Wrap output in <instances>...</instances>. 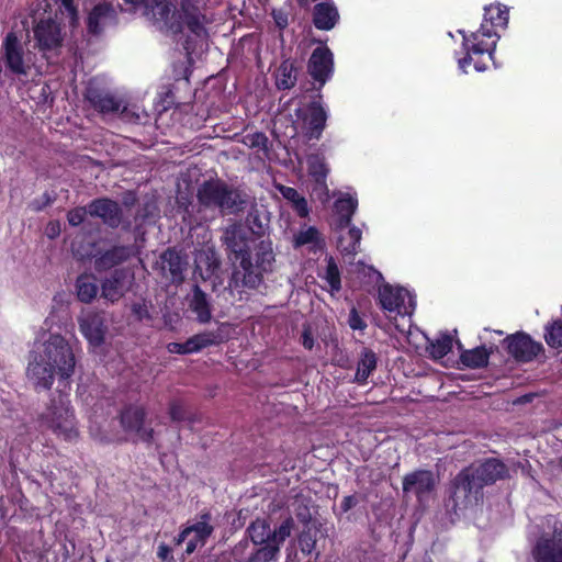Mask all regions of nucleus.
<instances>
[{
  "label": "nucleus",
  "instance_id": "obj_6",
  "mask_svg": "<svg viewBox=\"0 0 562 562\" xmlns=\"http://www.w3.org/2000/svg\"><path fill=\"white\" fill-rule=\"evenodd\" d=\"M199 203L206 209H218L222 213L237 214L247 204L241 191L223 180H205L198 189Z\"/></svg>",
  "mask_w": 562,
  "mask_h": 562
},
{
  "label": "nucleus",
  "instance_id": "obj_62",
  "mask_svg": "<svg viewBox=\"0 0 562 562\" xmlns=\"http://www.w3.org/2000/svg\"><path fill=\"white\" fill-rule=\"evenodd\" d=\"M135 202V196L133 195L131 200H128L127 198L124 199V204L127 206V205H132L133 203Z\"/></svg>",
  "mask_w": 562,
  "mask_h": 562
},
{
  "label": "nucleus",
  "instance_id": "obj_61",
  "mask_svg": "<svg viewBox=\"0 0 562 562\" xmlns=\"http://www.w3.org/2000/svg\"><path fill=\"white\" fill-rule=\"evenodd\" d=\"M147 0H124L125 3L134 5H143Z\"/></svg>",
  "mask_w": 562,
  "mask_h": 562
},
{
  "label": "nucleus",
  "instance_id": "obj_25",
  "mask_svg": "<svg viewBox=\"0 0 562 562\" xmlns=\"http://www.w3.org/2000/svg\"><path fill=\"white\" fill-rule=\"evenodd\" d=\"M4 61L8 69L14 75H26L24 66V52L12 32L8 33L3 40Z\"/></svg>",
  "mask_w": 562,
  "mask_h": 562
},
{
  "label": "nucleus",
  "instance_id": "obj_12",
  "mask_svg": "<svg viewBox=\"0 0 562 562\" xmlns=\"http://www.w3.org/2000/svg\"><path fill=\"white\" fill-rule=\"evenodd\" d=\"M293 527L294 520L289 516L281 522L278 529L271 530V543H266V546L259 547L251 552L248 557V562H270L274 560L280 552L281 546L290 537Z\"/></svg>",
  "mask_w": 562,
  "mask_h": 562
},
{
  "label": "nucleus",
  "instance_id": "obj_35",
  "mask_svg": "<svg viewBox=\"0 0 562 562\" xmlns=\"http://www.w3.org/2000/svg\"><path fill=\"white\" fill-rule=\"evenodd\" d=\"M491 351L485 346L463 350L460 355V362L470 369H481L488 364Z\"/></svg>",
  "mask_w": 562,
  "mask_h": 562
},
{
  "label": "nucleus",
  "instance_id": "obj_15",
  "mask_svg": "<svg viewBox=\"0 0 562 562\" xmlns=\"http://www.w3.org/2000/svg\"><path fill=\"white\" fill-rule=\"evenodd\" d=\"M307 72L321 90L334 74V55L327 46L316 47L307 61Z\"/></svg>",
  "mask_w": 562,
  "mask_h": 562
},
{
  "label": "nucleus",
  "instance_id": "obj_13",
  "mask_svg": "<svg viewBox=\"0 0 562 562\" xmlns=\"http://www.w3.org/2000/svg\"><path fill=\"white\" fill-rule=\"evenodd\" d=\"M117 22L119 15L114 5L110 2L102 1L95 3L88 12L86 29L89 35L98 37L101 36L108 27L116 25Z\"/></svg>",
  "mask_w": 562,
  "mask_h": 562
},
{
  "label": "nucleus",
  "instance_id": "obj_11",
  "mask_svg": "<svg viewBox=\"0 0 562 562\" xmlns=\"http://www.w3.org/2000/svg\"><path fill=\"white\" fill-rule=\"evenodd\" d=\"M228 336L223 334L222 328L207 330L193 335L184 342H169L167 349L171 353L189 355L201 351L210 346H218L227 341Z\"/></svg>",
  "mask_w": 562,
  "mask_h": 562
},
{
  "label": "nucleus",
  "instance_id": "obj_32",
  "mask_svg": "<svg viewBox=\"0 0 562 562\" xmlns=\"http://www.w3.org/2000/svg\"><path fill=\"white\" fill-rule=\"evenodd\" d=\"M190 308L196 314V321L201 324H207L212 318L211 303L206 293L199 286L194 285Z\"/></svg>",
  "mask_w": 562,
  "mask_h": 562
},
{
  "label": "nucleus",
  "instance_id": "obj_1",
  "mask_svg": "<svg viewBox=\"0 0 562 562\" xmlns=\"http://www.w3.org/2000/svg\"><path fill=\"white\" fill-rule=\"evenodd\" d=\"M255 233L241 223L228 225L223 233V241L234 262H238L228 281L232 290L258 289L263 276L272 271L276 256L269 237H254Z\"/></svg>",
  "mask_w": 562,
  "mask_h": 562
},
{
  "label": "nucleus",
  "instance_id": "obj_36",
  "mask_svg": "<svg viewBox=\"0 0 562 562\" xmlns=\"http://www.w3.org/2000/svg\"><path fill=\"white\" fill-rule=\"evenodd\" d=\"M279 191L282 196L291 203L293 211L301 218H305L310 214V207L307 200L299 193V191L292 187L280 186Z\"/></svg>",
  "mask_w": 562,
  "mask_h": 562
},
{
  "label": "nucleus",
  "instance_id": "obj_46",
  "mask_svg": "<svg viewBox=\"0 0 562 562\" xmlns=\"http://www.w3.org/2000/svg\"><path fill=\"white\" fill-rule=\"evenodd\" d=\"M168 411L172 422L179 423L184 420H191L190 414L187 411L182 400L176 398L170 401Z\"/></svg>",
  "mask_w": 562,
  "mask_h": 562
},
{
  "label": "nucleus",
  "instance_id": "obj_31",
  "mask_svg": "<svg viewBox=\"0 0 562 562\" xmlns=\"http://www.w3.org/2000/svg\"><path fill=\"white\" fill-rule=\"evenodd\" d=\"M299 66L295 59H284L276 71V86L279 90H290L297 81Z\"/></svg>",
  "mask_w": 562,
  "mask_h": 562
},
{
  "label": "nucleus",
  "instance_id": "obj_23",
  "mask_svg": "<svg viewBox=\"0 0 562 562\" xmlns=\"http://www.w3.org/2000/svg\"><path fill=\"white\" fill-rule=\"evenodd\" d=\"M533 557L536 562H562V529H554L552 537L538 540Z\"/></svg>",
  "mask_w": 562,
  "mask_h": 562
},
{
  "label": "nucleus",
  "instance_id": "obj_50",
  "mask_svg": "<svg viewBox=\"0 0 562 562\" xmlns=\"http://www.w3.org/2000/svg\"><path fill=\"white\" fill-rule=\"evenodd\" d=\"M244 226L255 233L254 237L266 238L265 229L258 214L249 213L246 217V225Z\"/></svg>",
  "mask_w": 562,
  "mask_h": 562
},
{
  "label": "nucleus",
  "instance_id": "obj_63",
  "mask_svg": "<svg viewBox=\"0 0 562 562\" xmlns=\"http://www.w3.org/2000/svg\"><path fill=\"white\" fill-rule=\"evenodd\" d=\"M131 226V222H127L124 228H128Z\"/></svg>",
  "mask_w": 562,
  "mask_h": 562
},
{
  "label": "nucleus",
  "instance_id": "obj_53",
  "mask_svg": "<svg viewBox=\"0 0 562 562\" xmlns=\"http://www.w3.org/2000/svg\"><path fill=\"white\" fill-rule=\"evenodd\" d=\"M271 16L276 23V26L283 31L289 25V13L283 9H273Z\"/></svg>",
  "mask_w": 562,
  "mask_h": 562
},
{
  "label": "nucleus",
  "instance_id": "obj_30",
  "mask_svg": "<svg viewBox=\"0 0 562 562\" xmlns=\"http://www.w3.org/2000/svg\"><path fill=\"white\" fill-rule=\"evenodd\" d=\"M75 289L78 301L89 304L99 293L98 279L93 273H81L76 279Z\"/></svg>",
  "mask_w": 562,
  "mask_h": 562
},
{
  "label": "nucleus",
  "instance_id": "obj_49",
  "mask_svg": "<svg viewBox=\"0 0 562 562\" xmlns=\"http://www.w3.org/2000/svg\"><path fill=\"white\" fill-rule=\"evenodd\" d=\"M348 237H349L350 241L344 248V251L349 254V255H356L358 252V249H359V246H360V241H361V237H362V232L358 227L352 226L348 231Z\"/></svg>",
  "mask_w": 562,
  "mask_h": 562
},
{
  "label": "nucleus",
  "instance_id": "obj_58",
  "mask_svg": "<svg viewBox=\"0 0 562 562\" xmlns=\"http://www.w3.org/2000/svg\"><path fill=\"white\" fill-rule=\"evenodd\" d=\"M164 94H165L164 102L167 104V108H170L172 105H178L180 103L176 99L171 88H168Z\"/></svg>",
  "mask_w": 562,
  "mask_h": 562
},
{
  "label": "nucleus",
  "instance_id": "obj_27",
  "mask_svg": "<svg viewBox=\"0 0 562 562\" xmlns=\"http://www.w3.org/2000/svg\"><path fill=\"white\" fill-rule=\"evenodd\" d=\"M339 21V13L333 2H319L313 9V24L317 30L330 31Z\"/></svg>",
  "mask_w": 562,
  "mask_h": 562
},
{
  "label": "nucleus",
  "instance_id": "obj_54",
  "mask_svg": "<svg viewBox=\"0 0 562 562\" xmlns=\"http://www.w3.org/2000/svg\"><path fill=\"white\" fill-rule=\"evenodd\" d=\"M132 313H133V315L138 321L150 319L151 318L149 310H148V306H147V304L145 302H143V303H133V305H132Z\"/></svg>",
  "mask_w": 562,
  "mask_h": 562
},
{
  "label": "nucleus",
  "instance_id": "obj_33",
  "mask_svg": "<svg viewBox=\"0 0 562 562\" xmlns=\"http://www.w3.org/2000/svg\"><path fill=\"white\" fill-rule=\"evenodd\" d=\"M358 201L351 195H345L337 199L334 203L335 212L338 215L337 226L339 228L349 227L352 216L357 210Z\"/></svg>",
  "mask_w": 562,
  "mask_h": 562
},
{
  "label": "nucleus",
  "instance_id": "obj_34",
  "mask_svg": "<svg viewBox=\"0 0 562 562\" xmlns=\"http://www.w3.org/2000/svg\"><path fill=\"white\" fill-rule=\"evenodd\" d=\"M378 357L372 349L363 348L360 355V359L357 364L356 382L358 384H366L368 378L376 369Z\"/></svg>",
  "mask_w": 562,
  "mask_h": 562
},
{
  "label": "nucleus",
  "instance_id": "obj_19",
  "mask_svg": "<svg viewBox=\"0 0 562 562\" xmlns=\"http://www.w3.org/2000/svg\"><path fill=\"white\" fill-rule=\"evenodd\" d=\"M56 370L43 357L34 353L26 368V376L33 383L35 390H49L55 380Z\"/></svg>",
  "mask_w": 562,
  "mask_h": 562
},
{
  "label": "nucleus",
  "instance_id": "obj_51",
  "mask_svg": "<svg viewBox=\"0 0 562 562\" xmlns=\"http://www.w3.org/2000/svg\"><path fill=\"white\" fill-rule=\"evenodd\" d=\"M347 323H348L349 327L352 330L363 331L367 328V326H368L367 322L359 314L358 310L355 306H352L350 312H349V316H348Z\"/></svg>",
  "mask_w": 562,
  "mask_h": 562
},
{
  "label": "nucleus",
  "instance_id": "obj_7",
  "mask_svg": "<svg viewBox=\"0 0 562 562\" xmlns=\"http://www.w3.org/2000/svg\"><path fill=\"white\" fill-rule=\"evenodd\" d=\"M45 425L54 434L63 437L67 441H72L78 437L76 428L74 408L70 405L69 395L59 392L56 397L50 400L47 412L42 416Z\"/></svg>",
  "mask_w": 562,
  "mask_h": 562
},
{
  "label": "nucleus",
  "instance_id": "obj_45",
  "mask_svg": "<svg viewBox=\"0 0 562 562\" xmlns=\"http://www.w3.org/2000/svg\"><path fill=\"white\" fill-rule=\"evenodd\" d=\"M60 8L63 14L68 19V24L71 29L79 26V10L75 0H60Z\"/></svg>",
  "mask_w": 562,
  "mask_h": 562
},
{
  "label": "nucleus",
  "instance_id": "obj_37",
  "mask_svg": "<svg viewBox=\"0 0 562 562\" xmlns=\"http://www.w3.org/2000/svg\"><path fill=\"white\" fill-rule=\"evenodd\" d=\"M246 531L251 542L258 548L271 543V528L266 519L257 518L248 526Z\"/></svg>",
  "mask_w": 562,
  "mask_h": 562
},
{
  "label": "nucleus",
  "instance_id": "obj_21",
  "mask_svg": "<svg viewBox=\"0 0 562 562\" xmlns=\"http://www.w3.org/2000/svg\"><path fill=\"white\" fill-rule=\"evenodd\" d=\"M79 328L85 338L92 346H101L104 342L108 326L101 313L91 312L79 321Z\"/></svg>",
  "mask_w": 562,
  "mask_h": 562
},
{
  "label": "nucleus",
  "instance_id": "obj_20",
  "mask_svg": "<svg viewBox=\"0 0 562 562\" xmlns=\"http://www.w3.org/2000/svg\"><path fill=\"white\" fill-rule=\"evenodd\" d=\"M133 255V245H114L106 250L98 251L94 257V268L98 272L108 271L127 261Z\"/></svg>",
  "mask_w": 562,
  "mask_h": 562
},
{
  "label": "nucleus",
  "instance_id": "obj_29",
  "mask_svg": "<svg viewBox=\"0 0 562 562\" xmlns=\"http://www.w3.org/2000/svg\"><path fill=\"white\" fill-rule=\"evenodd\" d=\"M378 297L382 310L390 313L403 314L404 294L402 289H395L391 284H384L380 286Z\"/></svg>",
  "mask_w": 562,
  "mask_h": 562
},
{
  "label": "nucleus",
  "instance_id": "obj_38",
  "mask_svg": "<svg viewBox=\"0 0 562 562\" xmlns=\"http://www.w3.org/2000/svg\"><path fill=\"white\" fill-rule=\"evenodd\" d=\"M200 518H201L200 521H198L193 525L187 526V527H188L190 535L193 532L194 533L193 538L198 539V541H200V547H202L206 543L207 539L213 533L214 527L210 524V521L212 519V515L210 512H207V510L203 512L200 515Z\"/></svg>",
  "mask_w": 562,
  "mask_h": 562
},
{
  "label": "nucleus",
  "instance_id": "obj_22",
  "mask_svg": "<svg viewBox=\"0 0 562 562\" xmlns=\"http://www.w3.org/2000/svg\"><path fill=\"white\" fill-rule=\"evenodd\" d=\"M187 257L175 248H167L160 255V267L165 277H169L175 284H181L187 270Z\"/></svg>",
  "mask_w": 562,
  "mask_h": 562
},
{
  "label": "nucleus",
  "instance_id": "obj_59",
  "mask_svg": "<svg viewBox=\"0 0 562 562\" xmlns=\"http://www.w3.org/2000/svg\"><path fill=\"white\" fill-rule=\"evenodd\" d=\"M190 536V532L188 530V527H184L179 533L178 536L175 538V542L177 546L181 544L182 542H184L187 540V538Z\"/></svg>",
  "mask_w": 562,
  "mask_h": 562
},
{
  "label": "nucleus",
  "instance_id": "obj_18",
  "mask_svg": "<svg viewBox=\"0 0 562 562\" xmlns=\"http://www.w3.org/2000/svg\"><path fill=\"white\" fill-rule=\"evenodd\" d=\"M89 215L100 218L110 228H117L123 224V210L120 204L110 198H98L88 204Z\"/></svg>",
  "mask_w": 562,
  "mask_h": 562
},
{
  "label": "nucleus",
  "instance_id": "obj_28",
  "mask_svg": "<svg viewBox=\"0 0 562 562\" xmlns=\"http://www.w3.org/2000/svg\"><path fill=\"white\" fill-rule=\"evenodd\" d=\"M509 20V11L505 4L499 2L484 7V16L482 24L491 32L498 33V30H505Z\"/></svg>",
  "mask_w": 562,
  "mask_h": 562
},
{
  "label": "nucleus",
  "instance_id": "obj_26",
  "mask_svg": "<svg viewBox=\"0 0 562 562\" xmlns=\"http://www.w3.org/2000/svg\"><path fill=\"white\" fill-rule=\"evenodd\" d=\"M85 98L94 110L103 114L115 113L121 106L120 101L113 94L92 85L87 87Z\"/></svg>",
  "mask_w": 562,
  "mask_h": 562
},
{
  "label": "nucleus",
  "instance_id": "obj_55",
  "mask_svg": "<svg viewBox=\"0 0 562 562\" xmlns=\"http://www.w3.org/2000/svg\"><path fill=\"white\" fill-rule=\"evenodd\" d=\"M301 342L303 347L307 350H312L314 347V337L308 327H305L301 335Z\"/></svg>",
  "mask_w": 562,
  "mask_h": 562
},
{
  "label": "nucleus",
  "instance_id": "obj_42",
  "mask_svg": "<svg viewBox=\"0 0 562 562\" xmlns=\"http://www.w3.org/2000/svg\"><path fill=\"white\" fill-rule=\"evenodd\" d=\"M452 349V338L445 334L430 344V355L434 359L446 357Z\"/></svg>",
  "mask_w": 562,
  "mask_h": 562
},
{
  "label": "nucleus",
  "instance_id": "obj_14",
  "mask_svg": "<svg viewBox=\"0 0 562 562\" xmlns=\"http://www.w3.org/2000/svg\"><path fill=\"white\" fill-rule=\"evenodd\" d=\"M146 409L139 405L130 404L120 413V424L125 432L136 434L138 438L150 443L154 439V429L145 428Z\"/></svg>",
  "mask_w": 562,
  "mask_h": 562
},
{
  "label": "nucleus",
  "instance_id": "obj_47",
  "mask_svg": "<svg viewBox=\"0 0 562 562\" xmlns=\"http://www.w3.org/2000/svg\"><path fill=\"white\" fill-rule=\"evenodd\" d=\"M299 547L304 554H311L316 547V531L311 528L304 529L297 538Z\"/></svg>",
  "mask_w": 562,
  "mask_h": 562
},
{
  "label": "nucleus",
  "instance_id": "obj_60",
  "mask_svg": "<svg viewBox=\"0 0 562 562\" xmlns=\"http://www.w3.org/2000/svg\"><path fill=\"white\" fill-rule=\"evenodd\" d=\"M199 546H200V541H198V539H195V538L190 539L187 542L186 553L187 554L193 553Z\"/></svg>",
  "mask_w": 562,
  "mask_h": 562
},
{
  "label": "nucleus",
  "instance_id": "obj_8",
  "mask_svg": "<svg viewBox=\"0 0 562 562\" xmlns=\"http://www.w3.org/2000/svg\"><path fill=\"white\" fill-rule=\"evenodd\" d=\"M43 357L56 370L59 380L67 381L75 372L76 357L68 340L59 334L49 335L43 345Z\"/></svg>",
  "mask_w": 562,
  "mask_h": 562
},
{
  "label": "nucleus",
  "instance_id": "obj_40",
  "mask_svg": "<svg viewBox=\"0 0 562 562\" xmlns=\"http://www.w3.org/2000/svg\"><path fill=\"white\" fill-rule=\"evenodd\" d=\"M544 340L550 348L562 350V319H554L546 326Z\"/></svg>",
  "mask_w": 562,
  "mask_h": 562
},
{
  "label": "nucleus",
  "instance_id": "obj_41",
  "mask_svg": "<svg viewBox=\"0 0 562 562\" xmlns=\"http://www.w3.org/2000/svg\"><path fill=\"white\" fill-rule=\"evenodd\" d=\"M308 172L317 183H324L328 175L324 157L319 155H311L307 158Z\"/></svg>",
  "mask_w": 562,
  "mask_h": 562
},
{
  "label": "nucleus",
  "instance_id": "obj_2",
  "mask_svg": "<svg viewBox=\"0 0 562 562\" xmlns=\"http://www.w3.org/2000/svg\"><path fill=\"white\" fill-rule=\"evenodd\" d=\"M142 7L144 15L155 24L162 23L173 35H180L184 27L188 29L189 34L182 47L189 58L195 53L199 43L202 44L209 40L206 25L210 21L198 0H180L178 10L170 0H147Z\"/></svg>",
  "mask_w": 562,
  "mask_h": 562
},
{
  "label": "nucleus",
  "instance_id": "obj_44",
  "mask_svg": "<svg viewBox=\"0 0 562 562\" xmlns=\"http://www.w3.org/2000/svg\"><path fill=\"white\" fill-rule=\"evenodd\" d=\"M321 240L319 232L315 226H310L304 231H300L293 239V246L295 248L302 247L307 244H316Z\"/></svg>",
  "mask_w": 562,
  "mask_h": 562
},
{
  "label": "nucleus",
  "instance_id": "obj_9",
  "mask_svg": "<svg viewBox=\"0 0 562 562\" xmlns=\"http://www.w3.org/2000/svg\"><path fill=\"white\" fill-rule=\"evenodd\" d=\"M322 98L323 95L318 93L316 98L297 114L303 124L304 136L308 140H318L326 128L328 113L323 105Z\"/></svg>",
  "mask_w": 562,
  "mask_h": 562
},
{
  "label": "nucleus",
  "instance_id": "obj_43",
  "mask_svg": "<svg viewBox=\"0 0 562 562\" xmlns=\"http://www.w3.org/2000/svg\"><path fill=\"white\" fill-rule=\"evenodd\" d=\"M157 216V206L154 202H145L142 204L136 214H135V222L137 225H146L150 224L155 221Z\"/></svg>",
  "mask_w": 562,
  "mask_h": 562
},
{
  "label": "nucleus",
  "instance_id": "obj_24",
  "mask_svg": "<svg viewBox=\"0 0 562 562\" xmlns=\"http://www.w3.org/2000/svg\"><path fill=\"white\" fill-rule=\"evenodd\" d=\"M435 488V477L429 470H416L403 477V492L413 493L422 501Z\"/></svg>",
  "mask_w": 562,
  "mask_h": 562
},
{
  "label": "nucleus",
  "instance_id": "obj_5",
  "mask_svg": "<svg viewBox=\"0 0 562 562\" xmlns=\"http://www.w3.org/2000/svg\"><path fill=\"white\" fill-rule=\"evenodd\" d=\"M459 33L462 35V47L465 50V55L458 60L459 68L468 72L467 68L473 63L476 71H485L488 68L487 61L493 60L499 34L488 31L486 24H481L477 31L470 34L464 31Z\"/></svg>",
  "mask_w": 562,
  "mask_h": 562
},
{
  "label": "nucleus",
  "instance_id": "obj_39",
  "mask_svg": "<svg viewBox=\"0 0 562 562\" xmlns=\"http://www.w3.org/2000/svg\"><path fill=\"white\" fill-rule=\"evenodd\" d=\"M325 261V273L318 276L327 282L331 294L338 293L341 290V274L338 265L333 256L326 257Z\"/></svg>",
  "mask_w": 562,
  "mask_h": 562
},
{
  "label": "nucleus",
  "instance_id": "obj_3",
  "mask_svg": "<svg viewBox=\"0 0 562 562\" xmlns=\"http://www.w3.org/2000/svg\"><path fill=\"white\" fill-rule=\"evenodd\" d=\"M508 475L506 464L496 458H486L463 468L448 485L447 507L453 513L477 506L483 502L484 487Z\"/></svg>",
  "mask_w": 562,
  "mask_h": 562
},
{
  "label": "nucleus",
  "instance_id": "obj_16",
  "mask_svg": "<svg viewBox=\"0 0 562 562\" xmlns=\"http://www.w3.org/2000/svg\"><path fill=\"white\" fill-rule=\"evenodd\" d=\"M33 33L41 52L56 50L63 46L64 36L60 24L52 18L38 20L33 27Z\"/></svg>",
  "mask_w": 562,
  "mask_h": 562
},
{
  "label": "nucleus",
  "instance_id": "obj_10",
  "mask_svg": "<svg viewBox=\"0 0 562 562\" xmlns=\"http://www.w3.org/2000/svg\"><path fill=\"white\" fill-rule=\"evenodd\" d=\"M507 352L517 361L528 363L533 361L538 355L544 352L543 345L536 341L525 331H517L508 335L504 341Z\"/></svg>",
  "mask_w": 562,
  "mask_h": 562
},
{
  "label": "nucleus",
  "instance_id": "obj_48",
  "mask_svg": "<svg viewBox=\"0 0 562 562\" xmlns=\"http://www.w3.org/2000/svg\"><path fill=\"white\" fill-rule=\"evenodd\" d=\"M243 143L249 148L268 150L269 139L262 132L247 134L243 138Z\"/></svg>",
  "mask_w": 562,
  "mask_h": 562
},
{
  "label": "nucleus",
  "instance_id": "obj_17",
  "mask_svg": "<svg viewBox=\"0 0 562 562\" xmlns=\"http://www.w3.org/2000/svg\"><path fill=\"white\" fill-rule=\"evenodd\" d=\"M132 276L125 268L114 269L109 277L101 282L100 296L110 303L119 302L130 290Z\"/></svg>",
  "mask_w": 562,
  "mask_h": 562
},
{
  "label": "nucleus",
  "instance_id": "obj_57",
  "mask_svg": "<svg viewBox=\"0 0 562 562\" xmlns=\"http://www.w3.org/2000/svg\"><path fill=\"white\" fill-rule=\"evenodd\" d=\"M157 557L162 561H168L172 559L171 548L166 543L159 544L157 549Z\"/></svg>",
  "mask_w": 562,
  "mask_h": 562
},
{
  "label": "nucleus",
  "instance_id": "obj_4",
  "mask_svg": "<svg viewBox=\"0 0 562 562\" xmlns=\"http://www.w3.org/2000/svg\"><path fill=\"white\" fill-rule=\"evenodd\" d=\"M459 33L462 35V47L465 50V55L458 60L459 68L468 72L467 68L473 63L476 71H485L488 68L487 61L493 60L499 34L488 31L486 24H481L477 31L470 34L464 31Z\"/></svg>",
  "mask_w": 562,
  "mask_h": 562
},
{
  "label": "nucleus",
  "instance_id": "obj_56",
  "mask_svg": "<svg viewBox=\"0 0 562 562\" xmlns=\"http://www.w3.org/2000/svg\"><path fill=\"white\" fill-rule=\"evenodd\" d=\"M357 504H358V498L356 497V495H347L340 502V509L342 513H347L350 509H352L353 507H356Z\"/></svg>",
  "mask_w": 562,
  "mask_h": 562
},
{
  "label": "nucleus",
  "instance_id": "obj_52",
  "mask_svg": "<svg viewBox=\"0 0 562 562\" xmlns=\"http://www.w3.org/2000/svg\"><path fill=\"white\" fill-rule=\"evenodd\" d=\"M87 214H89L88 206L87 207H75V209L70 210L67 214V220H68L69 225H71L74 227L79 226L86 220Z\"/></svg>",
  "mask_w": 562,
  "mask_h": 562
}]
</instances>
